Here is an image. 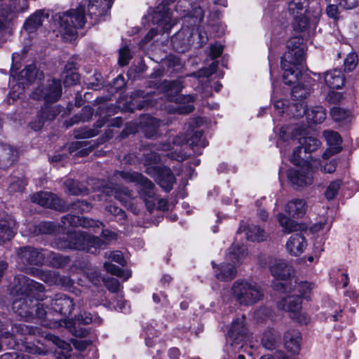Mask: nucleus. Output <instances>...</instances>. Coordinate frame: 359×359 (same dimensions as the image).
I'll return each instance as SVG.
<instances>
[{
    "label": "nucleus",
    "instance_id": "1",
    "mask_svg": "<svg viewBox=\"0 0 359 359\" xmlns=\"http://www.w3.org/2000/svg\"><path fill=\"white\" fill-rule=\"evenodd\" d=\"M208 8L207 4L203 0L198 4H191L189 0H162L156 8L154 20L164 32H168L177 23L178 18H184L187 25L171 38L174 50L184 53L193 41L195 27L201 22Z\"/></svg>",
    "mask_w": 359,
    "mask_h": 359
},
{
    "label": "nucleus",
    "instance_id": "2",
    "mask_svg": "<svg viewBox=\"0 0 359 359\" xmlns=\"http://www.w3.org/2000/svg\"><path fill=\"white\" fill-rule=\"evenodd\" d=\"M288 50L281 58V67L283 71V79L285 84H295L292 90V97L294 103L306 102V98L311 92V87L307 82L308 77L302 73V62L304 60V48L299 39L294 38L287 43Z\"/></svg>",
    "mask_w": 359,
    "mask_h": 359
},
{
    "label": "nucleus",
    "instance_id": "3",
    "mask_svg": "<svg viewBox=\"0 0 359 359\" xmlns=\"http://www.w3.org/2000/svg\"><path fill=\"white\" fill-rule=\"evenodd\" d=\"M45 287L38 283L22 275L14 278V286L11 293L14 296L11 309L15 314H47L50 311L44 309L43 299Z\"/></svg>",
    "mask_w": 359,
    "mask_h": 359
},
{
    "label": "nucleus",
    "instance_id": "4",
    "mask_svg": "<svg viewBox=\"0 0 359 359\" xmlns=\"http://www.w3.org/2000/svg\"><path fill=\"white\" fill-rule=\"evenodd\" d=\"M201 118H196L189 123L187 133L184 135H177L172 138V143H164L161 144V150L171 151L168 154L172 159L177 161H182L187 158L185 153L180 151L179 148L183 144L188 145L196 154H201V149L208 145V142L203 137V131L199 129L200 125L202 123Z\"/></svg>",
    "mask_w": 359,
    "mask_h": 359
},
{
    "label": "nucleus",
    "instance_id": "5",
    "mask_svg": "<svg viewBox=\"0 0 359 359\" xmlns=\"http://www.w3.org/2000/svg\"><path fill=\"white\" fill-rule=\"evenodd\" d=\"M163 85L168 93V100L170 102L168 106L170 113L187 114L194 111V103L196 98L191 95H185L179 93L183 88L181 79L165 81Z\"/></svg>",
    "mask_w": 359,
    "mask_h": 359
},
{
    "label": "nucleus",
    "instance_id": "6",
    "mask_svg": "<svg viewBox=\"0 0 359 359\" xmlns=\"http://www.w3.org/2000/svg\"><path fill=\"white\" fill-rule=\"evenodd\" d=\"M67 239L58 240L55 243V246L60 250H86L94 254L104 245V242L102 241L99 237L89 235L81 231L69 232Z\"/></svg>",
    "mask_w": 359,
    "mask_h": 359
},
{
    "label": "nucleus",
    "instance_id": "7",
    "mask_svg": "<svg viewBox=\"0 0 359 359\" xmlns=\"http://www.w3.org/2000/svg\"><path fill=\"white\" fill-rule=\"evenodd\" d=\"M119 176L128 182H135L140 185V195L143 198L147 209L151 211L157 201V208L164 210L167 208V201L163 198H157L154 193V184L144 177L142 174L136 172H118Z\"/></svg>",
    "mask_w": 359,
    "mask_h": 359
},
{
    "label": "nucleus",
    "instance_id": "8",
    "mask_svg": "<svg viewBox=\"0 0 359 359\" xmlns=\"http://www.w3.org/2000/svg\"><path fill=\"white\" fill-rule=\"evenodd\" d=\"M144 162L147 166L145 172L155 178L156 182L167 192H169L175 182V177L171 170L167 167L157 165L161 161L160 156L154 152L144 153Z\"/></svg>",
    "mask_w": 359,
    "mask_h": 359
},
{
    "label": "nucleus",
    "instance_id": "9",
    "mask_svg": "<svg viewBox=\"0 0 359 359\" xmlns=\"http://www.w3.org/2000/svg\"><path fill=\"white\" fill-rule=\"evenodd\" d=\"M247 255V249L243 245L232 244L226 255V261L228 263L219 265L215 270L216 278L222 281L232 280L237 273L236 266L242 262Z\"/></svg>",
    "mask_w": 359,
    "mask_h": 359
},
{
    "label": "nucleus",
    "instance_id": "10",
    "mask_svg": "<svg viewBox=\"0 0 359 359\" xmlns=\"http://www.w3.org/2000/svg\"><path fill=\"white\" fill-rule=\"evenodd\" d=\"M232 295L241 306H250L262 299L264 291L254 282L238 280L232 285Z\"/></svg>",
    "mask_w": 359,
    "mask_h": 359
},
{
    "label": "nucleus",
    "instance_id": "11",
    "mask_svg": "<svg viewBox=\"0 0 359 359\" xmlns=\"http://www.w3.org/2000/svg\"><path fill=\"white\" fill-rule=\"evenodd\" d=\"M270 271L276 279L273 283V289L280 292L290 293L293 289V266L283 259H277L270 266Z\"/></svg>",
    "mask_w": 359,
    "mask_h": 359
},
{
    "label": "nucleus",
    "instance_id": "12",
    "mask_svg": "<svg viewBox=\"0 0 359 359\" xmlns=\"http://www.w3.org/2000/svg\"><path fill=\"white\" fill-rule=\"evenodd\" d=\"M46 249L32 246H25L17 250V262L22 271L30 274L33 266H42L45 264Z\"/></svg>",
    "mask_w": 359,
    "mask_h": 359
},
{
    "label": "nucleus",
    "instance_id": "13",
    "mask_svg": "<svg viewBox=\"0 0 359 359\" xmlns=\"http://www.w3.org/2000/svg\"><path fill=\"white\" fill-rule=\"evenodd\" d=\"M60 32L66 36L74 37L77 34V29L82 28L86 23L85 11L79 7L69 11L60 17Z\"/></svg>",
    "mask_w": 359,
    "mask_h": 359
},
{
    "label": "nucleus",
    "instance_id": "14",
    "mask_svg": "<svg viewBox=\"0 0 359 359\" xmlns=\"http://www.w3.org/2000/svg\"><path fill=\"white\" fill-rule=\"evenodd\" d=\"M92 321V316H86L85 318H83V316H78L76 320L65 318L57 320L45 318L41 320V324L43 327L50 329L65 327L73 335L81 337L86 335V331L79 327V325L90 324Z\"/></svg>",
    "mask_w": 359,
    "mask_h": 359
},
{
    "label": "nucleus",
    "instance_id": "15",
    "mask_svg": "<svg viewBox=\"0 0 359 359\" xmlns=\"http://www.w3.org/2000/svg\"><path fill=\"white\" fill-rule=\"evenodd\" d=\"M316 170V163H307L301 167L290 169L287 178L295 189L306 187L313 183Z\"/></svg>",
    "mask_w": 359,
    "mask_h": 359
},
{
    "label": "nucleus",
    "instance_id": "16",
    "mask_svg": "<svg viewBox=\"0 0 359 359\" xmlns=\"http://www.w3.org/2000/svg\"><path fill=\"white\" fill-rule=\"evenodd\" d=\"M27 9V0H8V4H1L0 32L7 29L12 20Z\"/></svg>",
    "mask_w": 359,
    "mask_h": 359
},
{
    "label": "nucleus",
    "instance_id": "17",
    "mask_svg": "<svg viewBox=\"0 0 359 359\" xmlns=\"http://www.w3.org/2000/svg\"><path fill=\"white\" fill-rule=\"evenodd\" d=\"M62 86L60 80H48L46 83L37 86L32 93L34 100H44L46 102H55L61 97Z\"/></svg>",
    "mask_w": 359,
    "mask_h": 359
},
{
    "label": "nucleus",
    "instance_id": "18",
    "mask_svg": "<svg viewBox=\"0 0 359 359\" xmlns=\"http://www.w3.org/2000/svg\"><path fill=\"white\" fill-rule=\"evenodd\" d=\"M30 274L50 285H57L69 288L73 285V280L68 276H61L55 271H44L39 269H32Z\"/></svg>",
    "mask_w": 359,
    "mask_h": 359
},
{
    "label": "nucleus",
    "instance_id": "19",
    "mask_svg": "<svg viewBox=\"0 0 359 359\" xmlns=\"http://www.w3.org/2000/svg\"><path fill=\"white\" fill-rule=\"evenodd\" d=\"M31 200L33 203H37L41 206L53 208L57 210H64L65 205L62 200L55 194L48 191H40L34 194Z\"/></svg>",
    "mask_w": 359,
    "mask_h": 359
},
{
    "label": "nucleus",
    "instance_id": "20",
    "mask_svg": "<svg viewBox=\"0 0 359 359\" xmlns=\"http://www.w3.org/2000/svg\"><path fill=\"white\" fill-rule=\"evenodd\" d=\"M274 107L280 115L286 114L289 116L297 118L304 116L306 112V105L304 102L290 105L287 100L280 99L275 101Z\"/></svg>",
    "mask_w": 359,
    "mask_h": 359
},
{
    "label": "nucleus",
    "instance_id": "21",
    "mask_svg": "<svg viewBox=\"0 0 359 359\" xmlns=\"http://www.w3.org/2000/svg\"><path fill=\"white\" fill-rule=\"evenodd\" d=\"M62 226L66 229L67 226H82L83 228L100 229L104 226L102 222L74 215H67L62 217Z\"/></svg>",
    "mask_w": 359,
    "mask_h": 359
},
{
    "label": "nucleus",
    "instance_id": "22",
    "mask_svg": "<svg viewBox=\"0 0 359 359\" xmlns=\"http://www.w3.org/2000/svg\"><path fill=\"white\" fill-rule=\"evenodd\" d=\"M297 135H300V133L295 126H285L280 128L277 147L280 148L282 154L286 155L287 147L292 144Z\"/></svg>",
    "mask_w": 359,
    "mask_h": 359
},
{
    "label": "nucleus",
    "instance_id": "23",
    "mask_svg": "<svg viewBox=\"0 0 359 359\" xmlns=\"http://www.w3.org/2000/svg\"><path fill=\"white\" fill-rule=\"evenodd\" d=\"M111 4L112 0H89L88 15L97 22L108 13Z\"/></svg>",
    "mask_w": 359,
    "mask_h": 359
},
{
    "label": "nucleus",
    "instance_id": "24",
    "mask_svg": "<svg viewBox=\"0 0 359 359\" xmlns=\"http://www.w3.org/2000/svg\"><path fill=\"white\" fill-rule=\"evenodd\" d=\"M248 328L245 323V316L236 318L231 323L228 334L233 344H239L246 337Z\"/></svg>",
    "mask_w": 359,
    "mask_h": 359
},
{
    "label": "nucleus",
    "instance_id": "25",
    "mask_svg": "<svg viewBox=\"0 0 359 359\" xmlns=\"http://www.w3.org/2000/svg\"><path fill=\"white\" fill-rule=\"evenodd\" d=\"M74 306L72 298L66 295H60L51 303V307H49L44 303V309L50 311L47 314H52L53 311L57 314H71L73 311Z\"/></svg>",
    "mask_w": 359,
    "mask_h": 359
},
{
    "label": "nucleus",
    "instance_id": "26",
    "mask_svg": "<svg viewBox=\"0 0 359 359\" xmlns=\"http://www.w3.org/2000/svg\"><path fill=\"white\" fill-rule=\"evenodd\" d=\"M323 135L329 146L323 154V159L325 161L341 150L342 140L338 133L332 130H325Z\"/></svg>",
    "mask_w": 359,
    "mask_h": 359
},
{
    "label": "nucleus",
    "instance_id": "27",
    "mask_svg": "<svg viewBox=\"0 0 359 359\" xmlns=\"http://www.w3.org/2000/svg\"><path fill=\"white\" fill-rule=\"evenodd\" d=\"M18 158V151L13 146L0 142V168L11 166Z\"/></svg>",
    "mask_w": 359,
    "mask_h": 359
},
{
    "label": "nucleus",
    "instance_id": "28",
    "mask_svg": "<svg viewBox=\"0 0 359 359\" xmlns=\"http://www.w3.org/2000/svg\"><path fill=\"white\" fill-rule=\"evenodd\" d=\"M307 247L306 238L302 233H294L287 240L285 248L289 254L298 257L302 255Z\"/></svg>",
    "mask_w": 359,
    "mask_h": 359
},
{
    "label": "nucleus",
    "instance_id": "29",
    "mask_svg": "<svg viewBox=\"0 0 359 359\" xmlns=\"http://www.w3.org/2000/svg\"><path fill=\"white\" fill-rule=\"evenodd\" d=\"M277 306L284 312L297 313L301 311L302 301L297 295H288L279 301Z\"/></svg>",
    "mask_w": 359,
    "mask_h": 359
},
{
    "label": "nucleus",
    "instance_id": "30",
    "mask_svg": "<svg viewBox=\"0 0 359 359\" xmlns=\"http://www.w3.org/2000/svg\"><path fill=\"white\" fill-rule=\"evenodd\" d=\"M15 222L11 217L0 218V245L11 241L15 236Z\"/></svg>",
    "mask_w": 359,
    "mask_h": 359
},
{
    "label": "nucleus",
    "instance_id": "31",
    "mask_svg": "<svg viewBox=\"0 0 359 359\" xmlns=\"http://www.w3.org/2000/svg\"><path fill=\"white\" fill-rule=\"evenodd\" d=\"M241 232H244L247 239L252 242H262L265 241L267 238L264 230L255 224L248 225V226H241L238 230V233H240Z\"/></svg>",
    "mask_w": 359,
    "mask_h": 359
},
{
    "label": "nucleus",
    "instance_id": "32",
    "mask_svg": "<svg viewBox=\"0 0 359 359\" xmlns=\"http://www.w3.org/2000/svg\"><path fill=\"white\" fill-rule=\"evenodd\" d=\"M307 205L304 200L293 198L285 207V212L292 217L301 218L306 212Z\"/></svg>",
    "mask_w": 359,
    "mask_h": 359
},
{
    "label": "nucleus",
    "instance_id": "33",
    "mask_svg": "<svg viewBox=\"0 0 359 359\" xmlns=\"http://www.w3.org/2000/svg\"><path fill=\"white\" fill-rule=\"evenodd\" d=\"M142 124L145 136L151 138L157 135L158 128L165 125V122L155 117L146 116L143 118Z\"/></svg>",
    "mask_w": 359,
    "mask_h": 359
},
{
    "label": "nucleus",
    "instance_id": "34",
    "mask_svg": "<svg viewBox=\"0 0 359 359\" xmlns=\"http://www.w3.org/2000/svg\"><path fill=\"white\" fill-rule=\"evenodd\" d=\"M47 337L57 346L55 351V357L57 359H69L72 351L70 344L55 335L48 334Z\"/></svg>",
    "mask_w": 359,
    "mask_h": 359
},
{
    "label": "nucleus",
    "instance_id": "35",
    "mask_svg": "<svg viewBox=\"0 0 359 359\" xmlns=\"http://www.w3.org/2000/svg\"><path fill=\"white\" fill-rule=\"evenodd\" d=\"M324 81L330 88H340L344 84V76L339 69L327 71L324 74Z\"/></svg>",
    "mask_w": 359,
    "mask_h": 359
},
{
    "label": "nucleus",
    "instance_id": "36",
    "mask_svg": "<svg viewBox=\"0 0 359 359\" xmlns=\"http://www.w3.org/2000/svg\"><path fill=\"white\" fill-rule=\"evenodd\" d=\"M301 339L299 331H287L284 336L285 348L293 353H297L300 349Z\"/></svg>",
    "mask_w": 359,
    "mask_h": 359
},
{
    "label": "nucleus",
    "instance_id": "37",
    "mask_svg": "<svg viewBox=\"0 0 359 359\" xmlns=\"http://www.w3.org/2000/svg\"><path fill=\"white\" fill-rule=\"evenodd\" d=\"M304 115L309 123L315 124L322 123L326 118L325 109L322 106H315L308 109L306 105Z\"/></svg>",
    "mask_w": 359,
    "mask_h": 359
},
{
    "label": "nucleus",
    "instance_id": "38",
    "mask_svg": "<svg viewBox=\"0 0 359 359\" xmlns=\"http://www.w3.org/2000/svg\"><path fill=\"white\" fill-rule=\"evenodd\" d=\"M315 286L313 283L306 280L294 281L293 282V289L290 292L297 290L299 294L298 296L301 297V299L310 300Z\"/></svg>",
    "mask_w": 359,
    "mask_h": 359
},
{
    "label": "nucleus",
    "instance_id": "39",
    "mask_svg": "<svg viewBox=\"0 0 359 359\" xmlns=\"http://www.w3.org/2000/svg\"><path fill=\"white\" fill-rule=\"evenodd\" d=\"M45 264L55 268H62L66 266L69 261V257L63 256L59 253L46 249Z\"/></svg>",
    "mask_w": 359,
    "mask_h": 359
},
{
    "label": "nucleus",
    "instance_id": "40",
    "mask_svg": "<svg viewBox=\"0 0 359 359\" xmlns=\"http://www.w3.org/2000/svg\"><path fill=\"white\" fill-rule=\"evenodd\" d=\"M57 114V111L53 107L46 104L41 108L39 114V121L37 123H32V128L34 130H39L43 126L46 120L53 119Z\"/></svg>",
    "mask_w": 359,
    "mask_h": 359
},
{
    "label": "nucleus",
    "instance_id": "41",
    "mask_svg": "<svg viewBox=\"0 0 359 359\" xmlns=\"http://www.w3.org/2000/svg\"><path fill=\"white\" fill-rule=\"evenodd\" d=\"M330 115L335 122L341 126L351 123L353 118L352 113L349 110L337 107L331 109Z\"/></svg>",
    "mask_w": 359,
    "mask_h": 359
},
{
    "label": "nucleus",
    "instance_id": "42",
    "mask_svg": "<svg viewBox=\"0 0 359 359\" xmlns=\"http://www.w3.org/2000/svg\"><path fill=\"white\" fill-rule=\"evenodd\" d=\"M44 13L42 11H36L24 23L25 29L29 33L34 32L41 26L44 20Z\"/></svg>",
    "mask_w": 359,
    "mask_h": 359
},
{
    "label": "nucleus",
    "instance_id": "43",
    "mask_svg": "<svg viewBox=\"0 0 359 359\" xmlns=\"http://www.w3.org/2000/svg\"><path fill=\"white\" fill-rule=\"evenodd\" d=\"M280 335L273 330H268L264 332L262 339V345L268 350L276 348L279 342Z\"/></svg>",
    "mask_w": 359,
    "mask_h": 359
},
{
    "label": "nucleus",
    "instance_id": "44",
    "mask_svg": "<svg viewBox=\"0 0 359 359\" xmlns=\"http://www.w3.org/2000/svg\"><path fill=\"white\" fill-rule=\"evenodd\" d=\"M41 74V73L40 74H39L36 67L34 65H29L20 72L18 77L20 80L24 81L25 85L28 86L32 83L37 76H40ZM39 78L40 80L41 78Z\"/></svg>",
    "mask_w": 359,
    "mask_h": 359
},
{
    "label": "nucleus",
    "instance_id": "45",
    "mask_svg": "<svg viewBox=\"0 0 359 359\" xmlns=\"http://www.w3.org/2000/svg\"><path fill=\"white\" fill-rule=\"evenodd\" d=\"M299 144L304 149L305 153H311L320 147V142L313 136H304L299 138Z\"/></svg>",
    "mask_w": 359,
    "mask_h": 359
},
{
    "label": "nucleus",
    "instance_id": "46",
    "mask_svg": "<svg viewBox=\"0 0 359 359\" xmlns=\"http://www.w3.org/2000/svg\"><path fill=\"white\" fill-rule=\"evenodd\" d=\"M66 187L65 192L70 195H81L86 194L88 189L76 180L72 179H67L64 182Z\"/></svg>",
    "mask_w": 359,
    "mask_h": 359
},
{
    "label": "nucleus",
    "instance_id": "47",
    "mask_svg": "<svg viewBox=\"0 0 359 359\" xmlns=\"http://www.w3.org/2000/svg\"><path fill=\"white\" fill-rule=\"evenodd\" d=\"M311 21L313 28L315 29L322 15V8L317 2L313 3L306 10L304 13Z\"/></svg>",
    "mask_w": 359,
    "mask_h": 359
},
{
    "label": "nucleus",
    "instance_id": "48",
    "mask_svg": "<svg viewBox=\"0 0 359 359\" xmlns=\"http://www.w3.org/2000/svg\"><path fill=\"white\" fill-rule=\"evenodd\" d=\"M104 267L108 273L115 275L119 278H122L123 280H127L131 276L130 271L123 270L111 263L105 262Z\"/></svg>",
    "mask_w": 359,
    "mask_h": 359
},
{
    "label": "nucleus",
    "instance_id": "49",
    "mask_svg": "<svg viewBox=\"0 0 359 359\" xmlns=\"http://www.w3.org/2000/svg\"><path fill=\"white\" fill-rule=\"evenodd\" d=\"M277 219L280 226L283 227V232L288 233L297 229V223L287 217L283 214L278 213L277 215Z\"/></svg>",
    "mask_w": 359,
    "mask_h": 359
},
{
    "label": "nucleus",
    "instance_id": "50",
    "mask_svg": "<svg viewBox=\"0 0 359 359\" xmlns=\"http://www.w3.org/2000/svg\"><path fill=\"white\" fill-rule=\"evenodd\" d=\"M294 19V27L297 31L303 32L308 29H313L311 21L305 15H299Z\"/></svg>",
    "mask_w": 359,
    "mask_h": 359
},
{
    "label": "nucleus",
    "instance_id": "51",
    "mask_svg": "<svg viewBox=\"0 0 359 359\" xmlns=\"http://www.w3.org/2000/svg\"><path fill=\"white\" fill-rule=\"evenodd\" d=\"M56 226L51 222H42L34 226L33 233L35 235L39 233L50 234L55 231Z\"/></svg>",
    "mask_w": 359,
    "mask_h": 359
},
{
    "label": "nucleus",
    "instance_id": "52",
    "mask_svg": "<svg viewBox=\"0 0 359 359\" xmlns=\"http://www.w3.org/2000/svg\"><path fill=\"white\" fill-rule=\"evenodd\" d=\"M305 8L304 2L301 0H292L288 4V13L292 18L302 15Z\"/></svg>",
    "mask_w": 359,
    "mask_h": 359
},
{
    "label": "nucleus",
    "instance_id": "53",
    "mask_svg": "<svg viewBox=\"0 0 359 359\" xmlns=\"http://www.w3.org/2000/svg\"><path fill=\"white\" fill-rule=\"evenodd\" d=\"M27 86L25 85L24 81L20 80L18 77V81L16 84L13 85L9 92L10 97L15 100L16 99L20 98L21 95L25 92V88Z\"/></svg>",
    "mask_w": 359,
    "mask_h": 359
},
{
    "label": "nucleus",
    "instance_id": "54",
    "mask_svg": "<svg viewBox=\"0 0 359 359\" xmlns=\"http://www.w3.org/2000/svg\"><path fill=\"white\" fill-rule=\"evenodd\" d=\"M217 65V61H213L208 67H204L192 75L197 77L199 79V82H201V78H208L215 73Z\"/></svg>",
    "mask_w": 359,
    "mask_h": 359
},
{
    "label": "nucleus",
    "instance_id": "55",
    "mask_svg": "<svg viewBox=\"0 0 359 359\" xmlns=\"http://www.w3.org/2000/svg\"><path fill=\"white\" fill-rule=\"evenodd\" d=\"M341 184V182L340 180H334L330 183L325 193L327 200H332L337 195Z\"/></svg>",
    "mask_w": 359,
    "mask_h": 359
},
{
    "label": "nucleus",
    "instance_id": "56",
    "mask_svg": "<svg viewBox=\"0 0 359 359\" xmlns=\"http://www.w3.org/2000/svg\"><path fill=\"white\" fill-rule=\"evenodd\" d=\"M358 64V57L355 53H351L347 55L344 60V69L345 71H353Z\"/></svg>",
    "mask_w": 359,
    "mask_h": 359
},
{
    "label": "nucleus",
    "instance_id": "57",
    "mask_svg": "<svg viewBox=\"0 0 359 359\" xmlns=\"http://www.w3.org/2000/svg\"><path fill=\"white\" fill-rule=\"evenodd\" d=\"M313 164L316 163V170H318L317 165H320V170L323 172L332 173L336 170L337 161L336 159H332L329 163L324 164L323 162L318 163L314 161Z\"/></svg>",
    "mask_w": 359,
    "mask_h": 359
},
{
    "label": "nucleus",
    "instance_id": "58",
    "mask_svg": "<svg viewBox=\"0 0 359 359\" xmlns=\"http://www.w3.org/2000/svg\"><path fill=\"white\" fill-rule=\"evenodd\" d=\"M130 58L131 55L128 47L124 46L119 50L118 63L121 66H126L128 65Z\"/></svg>",
    "mask_w": 359,
    "mask_h": 359
},
{
    "label": "nucleus",
    "instance_id": "59",
    "mask_svg": "<svg viewBox=\"0 0 359 359\" xmlns=\"http://www.w3.org/2000/svg\"><path fill=\"white\" fill-rule=\"evenodd\" d=\"M64 85L65 86H72L79 81V74L76 72L64 73Z\"/></svg>",
    "mask_w": 359,
    "mask_h": 359
},
{
    "label": "nucleus",
    "instance_id": "60",
    "mask_svg": "<svg viewBox=\"0 0 359 359\" xmlns=\"http://www.w3.org/2000/svg\"><path fill=\"white\" fill-rule=\"evenodd\" d=\"M104 285L111 292H117L120 290V283L119 281L114 278H107L104 280Z\"/></svg>",
    "mask_w": 359,
    "mask_h": 359
},
{
    "label": "nucleus",
    "instance_id": "61",
    "mask_svg": "<svg viewBox=\"0 0 359 359\" xmlns=\"http://www.w3.org/2000/svg\"><path fill=\"white\" fill-rule=\"evenodd\" d=\"M72 209L78 212H88L91 209L90 203L85 201H77L72 204Z\"/></svg>",
    "mask_w": 359,
    "mask_h": 359
},
{
    "label": "nucleus",
    "instance_id": "62",
    "mask_svg": "<svg viewBox=\"0 0 359 359\" xmlns=\"http://www.w3.org/2000/svg\"><path fill=\"white\" fill-rule=\"evenodd\" d=\"M106 210L120 220L124 219L126 217L125 212L122 209L119 208L116 205H110L109 206H107Z\"/></svg>",
    "mask_w": 359,
    "mask_h": 359
},
{
    "label": "nucleus",
    "instance_id": "63",
    "mask_svg": "<svg viewBox=\"0 0 359 359\" xmlns=\"http://www.w3.org/2000/svg\"><path fill=\"white\" fill-rule=\"evenodd\" d=\"M330 228H331V224H330L327 222V219H323L320 220L319 222L313 224L311 226V231L313 233H318L324 229L329 231L330 229Z\"/></svg>",
    "mask_w": 359,
    "mask_h": 359
},
{
    "label": "nucleus",
    "instance_id": "64",
    "mask_svg": "<svg viewBox=\"0 0 359 359\" xmlns=\"http://www.w3.org/2000/svg\"><path fill=\"white\" fill-rule=\"evenodd\" d=\"M87 278L94 285H97L101 280V275L94 269H88V271H85Z\"/></svg>",
    "mask_w": 359,
    "mask_h": 359
}]
</instances>
